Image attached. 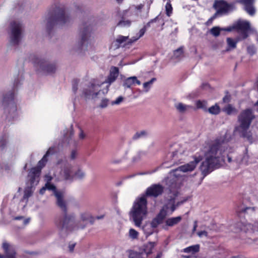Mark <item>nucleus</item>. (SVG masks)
Wrapping results in <instances>:
<instances>
[{"label": "nucleus", "instance_id": "obj_60", "mask_svg": "<svg viewBox=\"0 0 258 258\" xmlns=\"http://www.w3.org/2000/svg\"><path fill=\"white\" fill-rule=\"evenodd\" d=\"M77 156V152L76 150H73L71 152V158L72 159H75Z\"/></svg>", "mask_w": 258, "mask_h": 258}, {"label": "nucleus", "instance_id": "obj_52", "mask_svg": "<svg viewBox=\"0 0 258 258\" xmlns=\"http://www.w3.org/2000/svg\"><path fill=\"white\" fill-rule=\"evenodd\" d=\"M123 100V97L119 96L115 100L112 102V104H119Z\"/></svg>", "mask_w": 258, "mask_h": 258}, {"label": "nucleus", "instance_id": "obj_55", "mask_svg": "<svg viewBox=\"0 0 258 258\" xmlns=\"http://www.w3.org/2000/svg\"><path fill=\"white\" fill-rule=\"evenodd\" d=\"M197 234H198V235L200 237H202L203 235H204L205 236H208V232L205 230L199 231L198 232Z\"/></svg>", "mask_w": 258, "mask_h": 258}, {"label": "nucleus", "instance_id": "obj_54", "mask_svg": "<svg viewBox=\"0 0 258 258\" xmlns=\"http://www.w3.org/2000/svg\"><path fill=\"white\" fill-rule=\"evenodd\" d=\"M216 14H215L214 16H213L212 17H211L210 19H209L206 22V25L209 26V25L212 24L213 21L216 18Z\"/></svg>", "mask_w": 258, "mask_h": 258}, {"label": "nucleus", "instance_id": "obj_6", "mask_svg": "<svg viewBox=\"0 0 258 258\" xmlns=\"http://www.w3.org/2000/svg\"><path fill=\"white\" fill-rule=\"evenodd\" d=\"M14 100V92L13 90L5 95L2 100V104L4 107L5 111H9V115L12 116L13 119L18 115L17 106Z\"/></svg>", "mask_w": 258, "mask_h": 258}, {"label": "nucleus", "instance_id": "obj_57", "mask_svg": "<svg viewBox=\"0 0 258 258\" xmlns=\"http://www.w3.org/2000/svg\"><path fill=\"white\" fill-rule=\"evenodd\" d=\"M222 30L226 31H228V32H231L233 30H235V28H234V24H233L232 26L228 27L224 29H222Z\"/></svg>", "mask_w": 258, "mask_h": 258}, {"label": "nucleus", "instance_id": "obj_49", "mask_svg": "<svg viewBox=\"0 0 258 258\" xmlns=\"http://www.w3.org/2000/svg\"><path fill=\"white\" fill-rule=\"evenodd\" d=\"M109 103V100L107 99H104L101 100V103L100 104V106L101 108H105L106 107Z\"/></svg>", "mask_w": 258, "mask_h": 258}, {"label": "nucleus", "instance_id": "obj_25", "mask_svg": "<svg viewBox=\"0 0 258 258\" xmlns=\"http://www.w3.org/2000/svg\"><path fill=\"white\" fill-rule=\"evenodd\" d=\"M239 40H235L232 38L228 37L226 39V42L227 43V48L226 51H229L231 49H234L236 47V44Z\"/></svg>", "mask_w": 258, "mask_h": 258}, {"label": "nucleus", "instance_id": "obj_50", "mask_svg": "<svg viewBox=\"0 0 258 258\" xmlns=\"http://www.w3.org/2000/svg\"><path fill=\"white\" fill-rule=\"evenodd\" d=\"M52 150V148H50L46 152V154L43 156V158L41 159V160H42L43 161H44L45 162H47V157L49 156V155L50 154V151L51 150Z\"/></svg>", "mask_w": 258, "mask_h": 258}, {"label": "nucleus", "instance_id": "obj_61", "mask_svg": "<svg viewBox=\"0 0 258 258\" xmlns=\"http://www.w3.org/2000/svg\"><path fill=\"white\" fill-rule=\"evenodd\" d=\"M20 84L18 78L15 79L14 83V89L17 88Z\"/></svg>", "mask_w": 258, "mask_h": 258}, {"label": "nucleus", "instance_id": "obj_56", "mask_svg": "<svg viewBox=\"0 0 258 258\" xmlns=\"http://www.w3.org/2000/svg\"><path fill=\"white\" fill-rule=\"evenodd\" d=\"M248 209H252L253 211H254V208H251V207H246L245 208L242 209L240 211H238V213H246L247 210Z\"/></svg>", "mask_w": 258, "mask_h": 258}, {"label": "nucleus", "instance_id": "obj_3", "mask_svg": "<svg viewBox=\"0 0 258 258\" xmlns=\"http://www.w3.org/2000/svg\"><path fill=\"white\" fill-rule=\"evenodd\" d=\"M47 29L48 33L55 24L64 25L70 21V17L66 15L63 5L59 4L55 5L48 14Z\"/></svg>", "mask_w": 258, "mask_h": 258}, {"label": "nucleus", "instance_id": "obj_15", "mask_svg": "<svg viewBox=\"0 0 258 258\" xmlns=\"http://www.w3.org/2000/svg\"><path fill=\"white\" fill-rule=\"evenodd\" d=\"M194 161H190L186 164L180 166L179 167L180 170L183 172L193 171L195 169L197 164L202 160L203 157L201 155H199V156H195L194 157Z\"/></svg>", "mask_w": 258, "mask_h": 258}, {"label": "nucleus", "instance_id": "obj_48", "mask_svg": "<svg viewBox=\"0 0 258 258\" xmlns=\"http://www.w3.org/2000/svg\"><path fill=\"white\" fill-rule=\"evenodd\" d=\"M155 80V78H152L150 81L144 83L143 84V87L144 89L148 90V89L149 88L150 85L152 84Z\"/></svg>", "mask_w": 258, "mask_h": 258}, {"label": "nucleus", "instance_id": "obj_44", "mask_svg": "<svg viewBox=\"0 0 258 258\" xmlns=\"http://www.w3.org/2000/svg\"><path fill=\"white\" fill-rule=\"evenodd\" d=\"M81 218L82 221H86L89 220L90 218L92 219L93 218L90 216L89 214L85 213L81 214Z\"/></svg>", "mask_w": 258, "mask_h": 258}, {"label": "nucleus", "instance_id": "obj_41", "mask_svg": "<svg viewBox=\"0 0 258 258\" xmlns=\"http://www.w3.org/2000/svg\"><path fill=\"white\" fill-rule=\"evenodd\" d=\"M167 215L166 211L163 209H161L160 212L156 216L157 217H159L162 221L165 218Z\"/></svg>", "mask_w": 258, "mask_h": 258}, {"label": "nucleus", "instance_id": "obj_45", "mask_svg": "<svg viewBox=\"0 0 258 258\" xmlns=\"http://www.w3.org/2000/svg\"><path fill=\"white\" fill-rule=\"evenodd\" d=\"M44 187H46V189H47L50 190H55L56 189V187L54 186V185L51 183L49 182H47L45 183Z\"/></svg>", "mask_w": 258, "mask_h": 258}, {"label": "nucleus", "instance_id": "obj_14", "mask_svg": "<svg viewBox=\"0 0 258 258\" xmlns=\"http://www.w3.org/2000/svg\"><path fill=\"white\" fill-rule=\"evenodd\" d=\"M73 166L68 163L65 162L60 172V175L66 180H72L74 177V173L73 171Z\"/></svg>", "mask_w": 258, "mask_h": 258}, {"label": "nucleus", "instance_id": "obj_38", "mask_svg": "<svg viewBox=\"0 0 258 258\" xmlns=\"http://www.w3.org/2000/svg\"><path fill=\"white\" fill-rule=\"evenodd\" d=\"M175 107L180 112H184L186 109L187 106L182 103H179L175 105Z\"/></svg>", "mask_w": 258, "mask_h": 258}, {"label": "nucleus", "instance_id": "obj_21", "mask_svg": "<svg viewBox=\"0 0 258 258\" xmlns=\"http://www.w3.org/2000/svg\"><path fill=\"white\" fill-rule=\"evenodd\" d=\"M141 82L137 79V78L134 76L126 79L123 82V86L124 87L129 88L135 84L140 85H141Z\"/></svg>", "mask_w": 258, "mask_h": 258}, {"label": "nucleus", "instance_id": "obj_31", "mask_svg": "<svg viewBox=\"0 0 258 258\" xmlns=\"http://www.w3.org/2000/svg\"><path fill=\"white\" fill-rule=\"evenodd\" d=\"M123 16L122 17V20L119 21L118 23L117 24V26H121V27H129L131 25V21L130 20H123Z\"/></svg>", "mask_w": 258, "mask_h": 258}, {"label": "nucleus", "instance_id": "obj_12", "mask_svg": "<svg viewBox=\"0 0 258 258\" xmlns=\"http://www.w3.org/2000/svg\"><path fill=\"white\" fill-rule=\"evenodd\" d=\"M40 173V168H32L31 169L28 175V184H30L31 187L37 184L39 180Z\"/></svg>", "mask_w": 258, "mask_h": 258}, {"label": "nucleus", "instance_id": "obj_46", "mask_svg": "<svg viewBox=\"0 0 258 258\" xmlns=\"http://www.w3.org/2000/svg\"><path fill=\"white\" fill-rule=\"evenodd\" d=\"M85 176V174L83 172H82L81 170L79 169L77 172H76L74 174V176L77 177L78 178L82 179Z\"/></svg>", "mask_w": 258, "mask_h": 258}, {"label": "nucleus", "instance_id": "obj_5", "mask_svg": "<svg viewBox=\"0 0 258 258\" xmlns=\"http://www.w3.org/2000/svg\"><path fill=\"white\" fill-rule=\"evenodd\" d=\"M30 59L36 67H39L41 71L46 74H52L55 73L56 67L55 64H51L44 59L39 58L35 54L30 56Z\"/></svg>", "mask_w": 258, "mask_h": 258}, {"label": "nucleus", "instance_id": "obj_10", "mask_svg": "<svg viewBox=\"0 0 258 258\" xmlns=\"http://www.w3.org/2000/svg\"><path fill=\"white\" fill-rule=\"evenodd\" d=\"M235 30L240 32L242 39H245L248 36V31L250 29L249 23L247 21L239 20L234 23Z\"/></svg>", "mask_w": 258, "mask_h": 258}, {"label": "nucleus", "instance_id": "obj_59", "mask_svg": "<svg viewBox=\"0 0 258 258\" xmlns=\"http://www.w3.org/2000/svg\"><path fill=\"white\" fill-rule=\"evenodd\" d=\"M44 177H45V180L46 181V182H50V181L52 179V177H51V176L49 174L45 175Z\"/></svg>", "mask_w": 258, "mask_h": 258}, {"label": "nucleus", "instance_id": "obj_29", "mask_svg": "<svg viewBox=\"0 0 258 258\" xmlns=\"http://www.w3.org/2000/svg\"><path fill=\"white\" fill-rule=\"evenodd\" d=\"M196 106L198 109H203L205 111L207 110V102L206 101L198 100L196 102Z\"/></svg>", "mask_w": 258, "mask_h": 258}, {"label": "nucleus", "instance_id": "obj_23", "mask_svg": "<svg viewBox=\"0 0 258 258\" xmlns=\"http://www.w3.org/2000/svg\"><path fill=\"white\" fill-rule=\"evenodd\" d=\"M156 245L155 242H149L144 245V251L147 255L151 254L153 252V249Z\"/></svg>", "mask_w": 258, "mask_h": 258}, {"label": "nucleus", "instance_id": "obj_34", "mask_svg": "<svg viewBox=\"0 0 258 258\" xmlns=\"http://www.w3.org/2000/svg\"><path fill=\"white\" fill-rule=\"evenodd\" d=\"M7 138L6 135H3L1 138H0V147L3 149L5 148L7 144Z\"/></svg>", "mask_w": 258, "mask_h": 258}, {"label": "nucleus", "instance_id": "obj_58", "mask_svg": "<svg viewBox=\"0 0 258 258\" xmlns=\"http://www.w3.org/2000/svg\"><path fill=\"white\" fill-rule=\"evenodd\" d=\"M230 95H225L223 98V101L224 102V103H228L230 101Z\"/></svg>", "mask_w": 258, "mask_h": 258}, {"label": "nucleus", "instance_id": "obj_16", "mask_svg": "<svg viewBox=\"0 0 258 258\" xmlns=\"http://www.w3.org/2000/svg\"><path fill=\"white\" fill-rule=\"evenodd\" d=\"M249 128H234V133H237L240 138H242L250 144H252L254 141L252 132L248 130Z\"/></svg>", "mask_w": 258, "mask_h": 258}, {"label": "nucleus", "instance_id": "obj_1", "mask_svg": "<svg viewBox=\"0 0 258 258\" xmlns=\"http://www.w3.org/2000/svg\"><path fill=\"white\" fill-rule=\"evenodd\" d=\"M225 141L224 137H219L210 144L208 151L205 153V160L200 167L203 178L214 170L220 168L224 162V157L222 155L221 148Z\"/></svg>", "mask_w": 258, "mask_h": 258}, {"label": "nucleus", "instance_id": "obj_28", "mask_svg": "<svg viewBox=\"0 0 258 258\" xmlns=\"http://www.w3.org/2000/svg\"><path fill=\"white\" fill-rule=\"evenodd\" d=\"M223 111L228 115H231L232 113H236L237 110L231 104H228L223 108Z\"/></svg>", "mask_w": 258, "mask_h": 258}, {"label": "nucleus", "instance_id": "obj_26", "mask_svg": "<svg viewBox=\"0 0 258 258\" xmlns=\"http://www.w3.org/2000/svg\"><path fill=\"white\" fill-rule=\"evenodd\" d=\"M200 250V245L199 244H196L194 245H191L188 247H187L183 249V251L186 253H196L199 252Z\"/></svg>", "mask_w": 258, "mask_h": 258}, {"label": "nucleus", "instance_id": "obj_36", "mask_svg": "<svg viewBox=\"0 0 258 258\" xmlns=\"http://www.w3.org/2000/svg\"><path fill=\"white\" fill-rule=\"evenodd\" d=\"M129 235L133 239H137L139 236V233L134 229L131 228L129 231Z\"/></svg>", "mask_w": 258, "mask_h": 258}, {"label": "nucleus", "instance_id": "obj_20", "mask_svg": "<svg viewBox=\"0 0 258 258\" xmlns=\"http://www.w3.org/2000/svg\"><path fill=\"white\" fill-rule=\"evenodd\" d=\"M118 73L119 70L118 68L115 67H112L110 70L109 75L105 82L109 83V84L113 83L117 78Z\"/></svg>", "mask_w": 258, "mask_h": 258}, {"label": "nucleus", "instance_id": "obj_32", "mask_svg": "<svg viewBox=\"0 0 258 258\" xmlns=\"http://www.w3.org/2000/svg\"><path fill=\"white\" fill-rule=\"evenodd\" d=\"M222 30V29H221L219 27H213L211 30V33L214 36L217 37L220 34V31Z\"/></svg>", "mask_w": 258, "mask_h": 258}, {"label": "nucleus", "instance_id": "obj_4", "mask_svg": "<svg viewBox=\"0 0 258 258\" xmlns=\"http://www.w3.org/2000/svg\"><path fill=\"white\" fill-rule=\"evenodd\" d=\"M147 213V201L143 197L134 203L131 212V216L136 226L140 227L143 220V217Z\"/></svg>", "mask_w": 258, "mask_h": 258}, {"label": "nucleus", "instance_id": "obj_13", "mask_svg": "<svg viewBox=\"0 0 258 258\" xmlns=\"http://www.w3.org/2000/svg\"><path fill=\"white\" fill-rule=\"evenodd\" d=\"M164 191V187L160 184H154L147 188L146 194L147 196L156 198L161 195Z\"/></svg>", "mask_w": 258, "mask_h": 258}, {"label": "nucleus", "instance_id": "obj_30", "mask_svg": "<svg viewBox=\"0 0 258 258\" xmlns=\"http://www.w3.org/2000/svg\"><path fill=\"white\" fill-rule=\"evenodd\" d=\"M161 219H160L159 217L157 216L154 218L151 223V225L152 228H155L158 227V226L161 224L163 222Z\"/></svg>", "mask_w": 258, "mask_h": 258}, {"label": "nucleus", "instance_id": "obj_8", "mask_svg": "<svg viewBox=\"0 0 258 258\" xmlns=\"http://www.w3.org/2000/svg\"><path fill=\"white\" fill-rule=\"evenodd\" d=\"M11 27L10 42L12 45H18L21 39L22 25L19 22L13 21L11 23Z\"/></svg>", "mask_w": 258, "mask_h": 258}, {"label": "nucleus", "instance_id": "obj_39", "mask_svg": "<svg viewBox=\"0 0 258 258\" xmlns=\"http://www.w3.org/2000/svg\"><path fill=\"white\" fill-rule=\"evenodd\" d=\"M166 14L168 16H170L172 13V7L170 2H167L165 6Z\"/></svg>", "mask_w": 258, "mask_h": 258}, {"label": "nucleus", "instance_id": "obj_27", "mask_svg": "<svg viewBox=\"0 0 258 258\" xmlns=\"http://www.w3.org/2000/svg\"><path fill=\"white\" fill-rule=\"evenodd\" d=\"M207 110L212 114L217 115L220 113V108L219 106L216 104L215 105L210 107Z\"/></svg>", "mask_w": 258, "mask_h": 258}, {"label": "nucleus", "instance_id": "obj_37", "mask_svg": "<svg viewBox=\"0 0 258 258\" xmlns=\"http://www.w3.org/2000/svg\"><path fill=\"white\" fill-rule=\"evenodd\" d=\"M32 194V191L31 190V186L29 187L26 188L24 190L23 199H28L31 196Z\"/></svg>", "mask_w": 258, "mask_h": 258}, {"label": "nucleus", "instance_id": "obj_22", "mask_svg": "<svg viewBox=\"0 0 258 258\" xmlns=\"http://www.w3.org/2000/svg\"><path fill=\"white\" fill-rule=\"evenodd\" d=\"M179 145L175 144L170 147V151L167 156L171 159L174 160L177 157L178 153Z\"/></svg>", "mask_w": 258, "mask_h": 258}, {"label": "nucleus", "instance_id": "obj_17", "mask_svg": "<svg viewBox=\"0 0 258 258\" xmlns=\"http://www.w3.org/2000/svg\"><path fill=\"white\" fill-rule=\"evenodd\" d=\"M237 2L244 6V10L250 16H252L255 14V10L253 7L254 0H238Z\"/></svg>", "mask_w": 258, "mask_h": 258}, {"label": "nucleus", "instance_id": "obj_40", "mask_svg": "<svg viewBox=\"0 0 258 258\" xmlns=\"http://www.w3.org/2000/svg\"><path fill=\"white\" fill-rule=\"evenodd\" d=\"M141 256V255L140 252L134 250H131L129 252V258H140Z\"/></svg>", "mask_w": 258, "mask_h": 258}, {"label": "nucleus", "instance_id": "obj_53", "mask_svg": "<svg viewBox=\"0 0 258 258\" xmlns=\"http://www.w3.org/2000/svg\"><path fill=\"white\" fill-rule=\"evenodd\" d=\"M146 31V26H144V27L141 29L139 31V36L138 38H140V37H142L145 33Z\"/></svg>", "mask_w": 258, "mask_h": 258}, {"label": "nucleus", "instance_id": "obj_2", "mask_svg": "<svg viewBox=\"0 0 258 258\" xmlns=\"http://www.w3.org/2000/svg\"><path fill=\"white\" fill-rule=\"evenodd\" d=\"M55 196L57 200V205L63 212V216L56 218L55 225L60 230L65 229L67 231H72L75 229L77 225L75 220V216L74 215H67V208L62 193L56 191Z\"/></svg>", "mask_w": 258, "mask_h": 258}, {"label": "nucleus", "instance_id": "obj_11", "mask_svg": "<svg viewBox=\"0 0 258 258\" xmlns=\"http://www.w3.org/2000/svg\"><path fill=\"white\" fill-rule=\"evenodd\" d=\"M214 7L217 10L218 14H225L233 8L234 5L232 4H228L224 0L216 1Z\"/></svg>", "mask_w": 258, "mask_h": 258}, {"label": "nucleus", "instance_id": "obj_51", "mask_svg": "<svg viewBox=\"0 0 258 258\" xmlns=\"http://www.w3.org/2000/svg\"><path fill=\"white\" fill-rule=\"evenodd\" d=\"M247 52L251 55H253L255 53L254 47L253 46H249L247 48Z\"/></svg>", "mask_w": 258, "mask_h": 258}, {"label": "nucleus", "instance_id": "obj_47", "mask_svg": "<svg viewBox=\"0 0 258 258\" xmlns=\"http://www.w3.org/2000/svg\"><path fill=\"white\" fill-rule=\"evenodd\" d=\"M46 164V162H45L44 161H43L42 160H40L38 163L37 166L34 167V168H40V172L41 173L42 168L44 167V166Z\"/></svg>", "mask_w": 258, "mask_h": 258}, {"label": "nucleus", "instance_id": "obj_43", "mask_svg": "<svg viewBox=\"0 0 258 258\" xmlns=\"http://www.w3.org/2000/svg\"><path fill=\"white\" fill-rule=\"evenodd\" d=\"M128 39V37H125L123 36H119L116 39V42H117L119 44H121L124 42L126 41Z\"/></svg>", "mask_w": 258, "mask_h": 258}, {"label": "nucleus", "instance_id": "obj_24", "mask_svg": "<svg viewBox=\"0 0 258 258\" xmlns=\"http://www.w3.org/2000/svg\"><path fill=\"white\" fill-rule=\"evenodd\" d=\"M182 219L181 216H177L168 218L166 221V225L168 226H173L178 224Z\"/></svg>", "mask_w": 258, "mask_h": 258}, {"label": "nucleus", "instance_id": "obj_64", "mask_svg": "<svg viewBox=\"0 0 258 258\" xmlns=\"http://www.w3.org/2000/svg\"><path fill=\"white\" fill-rule=\"evenodd\" d=\"M176 208V206L173 203L170 208L171 212H174Z\"/></svg>", "mask_w": 258, "mask_h": 258}, {"label": "nucleus", "instance_id": "obj_63", "mask_svg": "<svg viewBox=\"0 0 258 258\" xmlns=\"http://www.w3.org/2000/svg\"><path fill=\"white\" fill-rule=\"evenodd\" d=\"M75 246V244H70L69 245V249H70V251L72 252L74 250Z\"/></svg>", "mask_w": 258, "mask_h": 258}, {"label": "nucleus", "instance_id": "obj_62", "mask_svg": "<svg viewBox=\"0 0 258 258\" xmlns=\"http://www.w3.org/2000/svg\"><path fill=\"white\" fill-rule=\"evenodd\" d=\"M79 138L81 139H83L85 138V134L82 130H81V133L79 135Z\"/></svg>", "mask_w": 258, "mask_h": 258}, {"label": "nucleus", "instance_id": "obj_18", "mask_svg": "<svg viewBox=\"0 0 258 258\" xmlns=\"http://www.w3.org/2000/svg\"><path fill=\"white\" fill-rule=\"evenodd\" d=\"M100 87V85H99L91 84L89 86V89L86 90L84 91L85 95L86 97L92 96L93 98L96 97L100 92V90H99Z\"/></svg>", "mask_w": 258, "mask_h": 258}, {"label": "nucleus", "instance_id": "obj_19", "mask_svg": "<svg viewBox=\"0 0 258 258\" xmlns=\"http://www.w3.org/2000/svg\"><path fill=\"white\" fill-rule=\"evenodd\" d=\"M3 248L5 253V258L15 257V250L14 248L12 246H11L8 243L6 242H3Z\"/></svg>", "mask_w": 258, "mask_h": 258}, {"label": "nucleus", "instance_id": "obj_7", "mask_svg": "<svg viewBox=\"0 0 258 258\" xmlns=\"http://www.w3.org/2000/svg\"><path fill=\"white\" fill-rule=\"evenodd\" d=\"M255 116L251 109H246L241 112L238 117L239 125L235 128H249L252 120Z\"/></svg>", "mask_w": 258, "mask_h": 258}, {"label": "nucleus", "instance_id": "obj_35", "mask_svg": "<svg viewBox=\"0 0 258 258\" xmlns=\"http://www.w3.org/2000/svg\"><path fill=\"white\" fill-rule=\"evenodd\" d=\"M147 135V132L145 131H142L140 132H137L133 137V140H136L138 139Z\"/></svg>", "mask_w": 258, "mask_h": 258}, {"label": "nucleus", "instance_id": "obj_42", "mask_svg": "<svg viewBox=\"0 0 258 258\" xmlns=\"http://www.w3.org/2000/svg\"><path fill=\"white\" fill-rule=\"evenodd\" d=\"M79 81L78 79H74L72 82V89L73 92L76 93L78 90V85Z\"/></svg>", "mask_w": 258, "mask_h": 258}, {"label": "nucleus", "instance_id": "obj_33", "mask_svg": "<svg viewBox=\"0 0 258 258\" xmlns=\"http://www.w3.org/2000/svg\"><path fill=\"white\" fill-rule=\"evenodd\" d=\"M174 56L176 58H179L183 56V51L182 47H179L174 51Z\"/></svg>", "mask_w": 258, "mask_h": 258}, {"label": "nucleus", "instance_id": "obj_9", "mask_svg": "<svg viewBox=\"0 0 258 258\" xmlns=\"http://www.w3.org/2000/svg\"><path fill=\"white\" fill-rule=\"evenodd\" d=\"M92 27L88 22L83 23L80 28V33L81 35V39L80 44V48L82 49L84 45L88 43L89 38L90 37L91 32L92 31Z\"/></svg>", "mask_w": 258, "mask_h": 258}]
</instances>
